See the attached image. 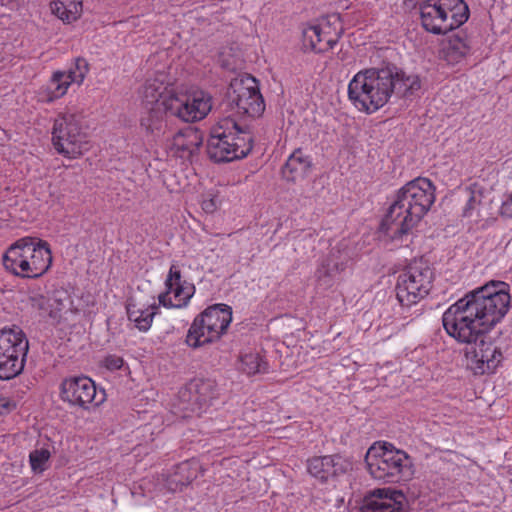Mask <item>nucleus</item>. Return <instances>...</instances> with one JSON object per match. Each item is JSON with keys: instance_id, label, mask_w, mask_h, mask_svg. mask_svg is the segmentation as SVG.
<instances>
[{"instance_id": "473e14b6", "label": "nucleus", "mask_w": 512, "mask_h": 512, "mask_svg": "<svg viewBox=\"0 0 512 512\" xmlns=\"http://www.w3.org/2000/svg\"><path fill=\"white\" fill-rule=\"evenodd\" d=\"M51 454L48 449L40 448L30 452L29 462L34 473H42L48 467Z\"/></svg>"}, {"instance_id": "2eb2a0df", "label": "nucleus", "mask_w": 512, "mask_h": 512, "mask_svg": "<svg viewBox=\"0 0 512 512\" xmlns=\"http://www.w3.org/2000/svg\"><path fill=\"white\" fill-rule=\"evenodd\" d=\"M469 345L465 352L467 366L476 375L493 373L503 358L500 348L485 334Z\"/></svg>"}, {"instance_id": "ea45409f", "label": "nucleus", "mask_w": 512, "mask_h": 512, "mask_svg": "<svg viewBox=\"0 0 512 512\" xmlns=\"http://www.w3.org/2000/svg\"><path fill=\"white\" fill-rule=\"evenodd\" d=\"M202 209L206 213H213L217 209L216 199L213 197L203 199Z\"/></svg>"}, {"instance_id": "4468645a", "label": "nucleus", "mask_w": 512, "mask_h": 512, "mask_svg": "<svg viewBox=\"0 0 512 512\" xmlns=\"http://www.w3.org/2000/svg\"><path fill=\"white\" fill-rule=\"evenodd\" d=\"M61 399L71 406L88 410L91 406H99L105 393H98L95 383L88 377H71L61 384Z\"/></svg>"}, {"instance_id": "dca6fc26", "label": "nucleus", "mask_w": 512, "mask_h": 512, "mask_svg": "<svg viewBox=\"0 0 512 512\" xmlns=\"http://www.w3.org/2000/svg\"><path fill=\"white\" fill-rule=\"evenodd\" d=\"M165 292L159 294V304L166 308L181 309L187 307L195 294V286L182 280L180 268L172 264L165 280Z\"/></svg>"}, {"instance_id": "c9c22d12", "label": "nucleus", "mask_w": 512, "mask_h": 512, "mask_svg": "<svg viewBox=\"0 0 512 512\" xmlns=\"http://www.w3.org/2000/svg\"><path fill=\"white\" fill-rule=\"evenodd\" d=\"M31 307L40 312L41 315L48 314L55 317L52 311H49V300L41 294H33L29 297Z\"/></svg>"}, {"instance_id": "39448f33", "label": "nucleus", "mask_w": 512, "mask_h": 512, "mask_svg": "<svg viewBox=\"0 0 512 512\" xmlns=\"http://www.w3.org/2000/svg\"><path fill=\"white\" fill-rule=\"evenodd\" d=\"M252 138L231 115L221 118L212 128L207 143L209 158L216 162L241 159L251 151Z\"/></svg>"}, {"instance_id": "cd10ccee", "label": "nucleus", "mask_w": 512, "mask_h": 512, "mask_svg": "<svg viewBox=\"0 0 512 512\" xmlns=\"http://www.w3.org/2000/svg\"><path fill=\"white\" fill-rule=\"evenodd\" d=\"M71 80L68 79L65 72H55L46 88L42 92V100L46 102H52L58 98H61L67 93Z\"/></svg>"}, {"instance_id": "58836bf2", "label": "nucleus", "mask_w": 512, "mask_h": 512, "mask_svg": "<svg viewBox=\"0 0 512 512\" xmlns=\"http://www.w3.org/2000/svg\"><path fill=\"white\" fill-rule=\"evenodd\" d=\"M501 214L506 217H512V192L503 200L501 205Z\"/></svg>"}, {"instance_id": "5701e85b", "label": "nucleus", "mask_w": 512, "mask_h": 512, "mask_svg": "<svg viewBox=\"0 0 512 512\" xmlns=\"http://www.w3.org/2000/svg\"><path fill=\"white\" fill-rule=\"evenodd\" d=\"M311 160L299 149L294 151L282 168L283 177L287 181L296 182L303 179L311 168Z\"/></svg>"}, {"instance_id": "aec40b11", "label": "nucleus", "mask_w": 512, "mask_h": 512, "mask_svg": "<svg viewBox=\"0 0 512 512\" xmlns=\"http://www.w3.org/2000/svg\"><path fill=\"white\" fill-rule=\"evenodd\" d=\"M202 143V133L196 128L186 127L173 135L168 147L172 155L189 160L198 152Z\"/></svg>"}, {"instance_id": "72a5a7b5", "label": "nucleus", "mask_w": 512, "mask_h": 512, "mask_svg": "<svg viewBox=\"0 0 512 512\" xmlns=\"http://www.w3.org/2000/svg\"><path fill=\"white\" fill-rule=\"evenodd\" d=\"M466 204L463 208L464 217H472L474 214H479L480 206L482 203V193L480 191H473L466 189Z\"/></svg>"}, {"instance_id": "4c0bfd02", "label": "nucleus", "mask_w": 512, "mask_h": 512, "mask_svg": "<svg viewBox=\"0 0 512 512\" xmlns=\"http://www.w3.org/2000/svg\"><path fill=\"white\" fill-rule=\"evenodd\" d=\"M17 404L9 397H0V415L10 413L16 408Z\"/></svg>"}, {"instance_id": "7c9ffc66", "label": "nucleus", "mask_w": 512, "mask_h": 512, "mask_svg": "<svg viewBox=\"0 0 512 512\" xmlns=\"http://www.w3.org/2000/svg\"><path fill=\"white\" fill-rule=\"evenodd\" d=\"M346 257L342 258L341 255L336 256L334 250L331 251L330 255L325 259L322 265L317 270L318 278L324 279L326 277L332 278L336 274L340 273L345 269Z\"/></svg>"}, {"instance_id": "f3484780", "label": "nucleus", "mask_w": 512, "mask_h": 512, "mask_svg": "<svg viewBox=\"0 0 512 512\" xmlns=\"http://www.w3.org/2000/svg\"><path fill=\"white\" fill-rule=\"evenodd\" d=\"M217 395L216 384L210 379H195L180 392L181 399L188 402L187 408L197 414L206 411Z\"/></svg>"}, {"instance_id": "393cba45", "label": "nucleus", "mask_w": 512, "mask_h": 512, "mask_svg": "<svg viewBox=\"0 0 512 512\" xmlns=\"http://www.w3.org/2000/svg\"><path fill=\"white\" fill-rule=\"evenodd\" d=\"M126 309L128 319L135 324L139 331L146 332L152 325L158 306L153 303L147 307H138L136 304L128 303Z\"/></svg>"}, {"instance_id": "a211bd4d", "label": "nucleus", "mask_w": 512, "mask_h": 512, "mask_svg": "<svg viewBox=\"0 0 512 512\" xmlns=\"http://www.w3.org/2000/svg\"><path fill=\"white\" fill-rule=\"evenodd\" d=\"M349 469H351V462L338 454L313 457L307 461V470L310 475L322 482L344 474Z\"/></svg>"}, {"instance_id": "412c9836", "label": "nucleus", "mask_w": 512, "mask_h": 512, "mask_svg": "<svg viewBox=\"0 0 512 512\" xmlns=\"http://www.w3.org/2000/svg\"><path fill=\"white\" fill-rule=\"evenodd\" d=\"M175 92L174 89H168L164 81V75L161 74L155 78L147 79L140 90V97L146 107H163L162 103L169 93Z\"/></svg>"}, {"instance_id": "f8f14e48", "label": "nucleus", "mask_w": 512, "mask_h": 512, "mask_svg": "<svg viewBox=\"0 0 512 512\" xmlns=\"http://www.w3.org/2000/svg\"><path fill=\"white\" fill-rule=\"evenodd\" d=\"M433 270L422 259L411 262L398 276L396 297L402 306L410 307L425 298L433 282Z\"/></svg>"}, {"instance_id": "9d476101", "label": "nucleus", "mask_w": 512, "mask_h": 512, "mask_svg": "<svg viewBox=\"0 0 512 512\" xmlns=\"http://www.w3.org/2000/svg\"><path fill=\"white\" fill-rule=\"evenodd\" d=\"M52 141L57 152L68 158H77L88 151L90 145L81 114L68 110L59 115L54 121Z\"/></svg>"}, {"instance_id": "4be33fe9", "label": "nucleus", "mask_w": 512, "mask_h": 512, "mask_svg": "<svg viewBox=\"0 0 512 512\" xmlns=\"http://www.w3.org/2000/svg\"><path fill=\"white\" fill-rule=\"evenodd\" d=\"M471 40L463 33L452 35L444 45L442 53L444 59L450 64H456L470 54Z\"/></svg>"}, {"instance_id": "2f4dec72", "label": "nucleus", "mask_w": 512, "mask_h": 512, "mask_svg": "<svg viewBox=\"0 0 512 512\" xmlns=\"http://www.w3.org/2000/svg\"><path fill=\"white\" fill-rule=\"evenodd\" d=\"M239 369L247 375H255L267 372L268 365L258 353L250 352L240 357Z\"/></svg>"}, {"instance_id": "ddd939ff", "label": "nucleus", "mask_w": 512, "mask_h": 512, "mask_svg": "<svg viewBox=\"0 0 512 512\" xmlns=\"http://www.w3.org/2000/svg\"><path fill=\"white\" fill-rule=\"evenodd\" d=\"M29 342L21 328L0 330V379L10 380L24 369Z\"/></svg>"}, {"instance_id": "0eeeda50", "label": "nucleus", "mask_w": 512, "mask_h": 512, "mask_svg": "<svg viewBox=\"0 0 512 512\" xmlns=\"http://www.w3.org/2000/svg\"><path fill=\"white\" fill-rule=\"evenodd\" d=\"M423 27L433 34H445L463 25L469 8L463 0H424L420 4Z\"/></svg>"}, {"instance_id": "c756f323", "label": "nucleus", "mask_w": 512, "mask_h": 512, "mask_svg": "<svg viewBox=\"0 0 512 512\" xmlns=\"http://www.w3.org/2000/svg\"><path fill=\"white\" fill-rule=\"evenodd\" d=\"M196 477L194 472L190 471V465L185 462L176 467L174 474L167 479V487L169 490L176 492L181 491L185 486L189 485Z\"/></svg>"}, {"instance_id": "7ed1b4c3", "label": "nucleus", "mask_w": 512, "mask_h": 512, "mask_svg": "<svg viewBox=\"0 0 512 512\" xmlns=\"http://www.w3.org/2000/svg\"><path fill=\"white\" fill-rule=\"evenodd\" d=\"M393 95L392 69H366L354 75L348 85V97L359 111L374 113Z\"/></svg>"}, {"instance_id": "1a4fd4ad", "label": "nucleus", "mask_w": 512, "mask_h": 512, "mask_svg": "<svg viewBox=\"0 0 512 512\" xmlns=\"http://www.w3.org/2000/svg\"><path fill=\"white\" fill-rule=\"evenodd\" d=\"M227 115L236 117H259L265 110L264 99L260 93L258 81L245 74L231 80L223 102Z\"/></svg>"}, {"instance_id": "bb28decb", "label": "nucleus", "mask_w": 512, "mask_h": 512, "mask_svg": "<svg viewBox=\"0 0 512 512\" xmlns=\"http://www.w3.org/2000/svg\"><path fill=\"white\" fill-rule=\"evenodd\" d=\"M51 11L65 23L77 20L82 13V0H53Z\"/></svg>"}, {"instance_id": "b1692460", "label": "nucleus", "mask_w": 512, "mask_h": 512, "mask_svg": "<svg viewBox=\"0 0 512 512\" xmlns=\"http://www.w3.org/2000/svg\"><path fill=\"white\" fill-rule=\"evenodd\" d=\"M303 44L317 53H323L332 49L336 40L324 33L320 26L311 25L303 30Z\"/></svg>"}, {"instance_id": "423d86ee", "label": "nucleus", "mask_w": 512, "mask_h": 512, "mask_svg": "<svg viewBox=\"0 0 512 512\" xmlns=\"http://www.w3.org/2000/svg\"><path fill=\"white\" fill-rule=\"evenodd\" d=\"M365 462L371 476L386 482L407 480L412 475V461L391 443H375L367 451Z\"/></svg>"}, {"instance_id": "c85d7f7f", "label": "nucleus", "mask_w": 512, "mask_h": 512, "mask_svg": "<svg viewBox=\"0 0 512 512\" xmlns=\"http://www.w3.org/2000/svg\"><path fill=\"white\" fill-rule=\"evenodd\" d=\"M147 111L141 117V127L153 136L164 132L165 121L161 107H146Z\"/></svg>"}, {"instance_id": "f704fd0d", "label": "nucleus", "mask_w": 512, "mask_h": 512, "mask_svg": "<svg viewBox=\"0 0 512 512\" xmlns=\"http://www.w3.org/2000/svg\"><path fill=\"white\" fill-rule=\"evenodd\" d=\"M89 71L88 63L83 58H77L68 71H64L71 83L80 85Z\"/></svg>"}, {"instance_id": "f257e3e1", "label": "nucleus", "mask_w": 512, "mask_h": 512, "mask_svg": "<svg viewBox=\"0 0 512 512\" xmlns=\"http://www.w3.org/2000/svg\"><path fill=\"white\" fill-rule=\"evenodd\" d=\"M509 304L508 285L493 281L452 304L443 313V327L458 342L472 344L505 316Z\"/></svg>"}, {"instance_id": "6e6552de", "label": "nucleus", "mask_w": 512, "mask_h": 512, "mask_svg": "<svg viewBox=\"0 0 512 512\" xmlns=\"http://www.w3.org/2000/svg\"><path fill=\"white\" fill-rule=\"evenodd\" d=\"M232 321V309L226 304L207 307L190 325L185 342L193 349L218 341Z\"/></svg>"}, {"instance_id": "f03ea898", "label": "nucleus", "mask_w": 512, "mask_h": 512, "mask_svg": "<svg viewBox=\"0 0 512 512\" xmlns=\"http://www.w3.org/2000/svg\"><path fill=\"white\" fill-rule=\"evenodd\" d=\"M435 199V186L428 178L409 181L396 192L382 220V231L393 240L408 235L428 213Z\"/></svg>"}, {"instance_id": "a878e982", "label": "nucleus", "mask_w": 512, "mask_h": 512, "mask_svg": "<svg viewBox=\"0 0 512 512\" xmlns=\"http://www.w3.org/2000/svg\"><path fill=\"white\" fill-rule=\"evenodd\" d=\"M393 94L399 97H407L417 92L420 87V79L417 75H407L403 71L392 69Z\"/></svg>"}, {"instance_id": "6ab92c4d", "label": "nucleus", "mask_w": 512, "mask_h": 512, "mask_svg": "<svg viewBox=\"0 0 512 512\" xmlns=\"http://www.w3.org/2000/svg\"><path fill=\"white\" fill-rule=\"evenodd\" d=\"M404 506L401 491L378 489L365 499L361 512H404Z\"/></svg>"}, {"instance_id": "e433bc0d", "label": "nucleus", "mask_w": 512, "mask_h": 512, "mask_svg": "<svg viewBox=\"0 0 512 512\" xmlns=\"http://www.w3.org/2000/svg\"><path fill=\"white\" fill-rule=\"evenodd\" d=\"M123 363V359L116 355H110L104 360L105 367L111 371L120 369L123 366Z\"/></svg>"}, {"instance_id": "9b49d317", "label": "nucleus", "mask_w": 512, "mask_h": 512, "mask_svg": "<svg viewBox=\"0 0 512 512\" xmlns=\"http://www.w3.org/2000/svg\"><path fill=\"white\" fill-rule=\"evenodd\" d=\"M165 112L183 122L193 123L204 119L213 107L212 96L200 89L175 90L162 103Z\"/></svg>"}, {"instance_id": "20e7f679", "label": "nucleus", "mask_w": 512, "mask_h": 512, "mask_svg": "<svg viewBox=\"0 0 512 512\" xmlns=\"http://www.w3.org/2000/svg\"><path fill=\"white\" fill-rule=\"evenodd\" d=\"M6 270L22 278H38L47 272L52 254L46 241L24 237L12 244L3 255Z\"/></svg>"}]
</instances>
